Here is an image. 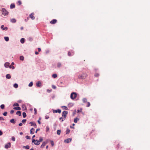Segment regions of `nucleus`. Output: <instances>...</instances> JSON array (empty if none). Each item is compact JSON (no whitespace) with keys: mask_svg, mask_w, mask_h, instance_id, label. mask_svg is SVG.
I'll return each instance as SVG.
<instances>
[{"mask_svg":"<svg viewBox=\"0 0 150 150\" xmlns=\"http://www.w3.org/2000/svg\"><path fill=\"white\" fill-rule=\"evenodd\" d=\"M15 8V5L14 4H11L10 8L12 9Z\"/></svg>","mask_w":150,"mask_h":150,"instance_id":"nucleus-16","label":"nucleus"},{"mask_svg":"<svg viewBox=\"0 0 150 150\" xmlns=\"http://www.w3.org/2000/svg\"><path fill=\"white\" fill-rule=\"evenodd\" d=\"M6 77L7 79H10L11 78V76L10 75V74H7L6 75Z\"/></svg>","mask_w":150,"mask_h":150,"instance_id":"nucleus-19","label":"nucleus"},{"mask_svg":"<svg viewBox=\"0 0 150 150\" xmlns=\"http://www.w3.org/2000/svg\"><path fill=\"white\" fill-rule=\"evenodd\" d=\"M23 116L24 118H25L26 116V114L25 112H23Z\"/></svg>","mask_w":150,"mask_h":150,"instance_id":"nucleus-32","label":"nucleus"},{"mask_svg":"<svg viewBox=\"0 0 150 150\" xmlns=\"http://www.w3.org/2000/svg\"><path fill=\"white\" fill-rule=\"evenodd\" d=\"M61 130H58L57 131V134L58 135H59L60 134Z\"/></svg>","mask_w":150,"mask_h":150,"instance_id":"nucleus-36","label":"nucleus"},{"mask_svg":"<svg viewBox=\"0 0 150 150\" xmlns=\"http://www.w3.org/2000/svg\"><path fill=\"white\" fill-rule=\"evenodd\" d=\"M43 140V139L42 138V137H40L39 140V142H42Z\"/></svg>","mask_w":150,"mask_h":150,"instance_id":"nucleus-41","label":"nucleus"},{"mask_svg":"<svg viewBox=\"0 0 150 150\" xmlns=\"http://www.w3.org/2000/svg\"><path fill=\"white\" fill-rule=\"evenodd\" d=\"M57 22V21L56 19H54L52 20L50 22V23L52 24H54L56 23Z\"/></svg>","mask_w":150,"mask_h":150,"instance_id":"nucleus-8","label":"nucleus"},{"mask_svg":"<svg viewBox=\"0 0 150 150\" xmlns=\"http://www.w3.org/2000/svg\"><path fill=\"white\" fill-rule=\"evenodd\" d=\"M81 111H82V109L81 108L80 109V110H77L78 113H79L80 112H81Z\"/></svg>","mask_w":150,"mask_h":150,"instance_id":"nucleus-50","label":"nucleus"},{"mask_svg":"<svg viewBox=\"0 0 150 150\" xmlns=\"http://www.w3.org/2000/svg\"><path fill=\"white\" fill-rule=\"evenodd\" d=\"M4 106H5V105H4V104H2L1 105V109H3L4 108Z\"/></svg>","mask_w":150,"mask_h":150,"instance_id":"nucleus-42","label":"nucleus"},{"mask_svg":"<svg viewBox=\"0 0 150 150\" xmlns=\"http://www.w3.org/2000/svg\"><path fill=\"white\" fill-rule=\"evenodd\" d=\"M27 139H30V137H29V136H26L25 137Z\"/></svg>","mask_w":150,"mask_h":150,"instance_id":"nucleus-52","label":"nucleus"},{"mask_svg":"<svg viewBox=\"0 0 150 150\" xmlns=\"http://www.w3.org/2000/svg\"><path fill=\"white\" fill-rule=\"evenodd\" d=\"M52 77L54 78H57V75L56 74H53L52 75Z\"/></svg>","mask_w":150,"mask_h":150,"instance_id":"nucleus-29","label":"nucleus"},{"mask_svg":"<svg viewBox=\"0 0 150 150\" xmlns=\"http://www.w3.org/2000/svg\"><path fill=\"white\" fill-rule=\"evenodd\" d=\"M52 88H54V89H55V88H56V86H52Z\"/></svg>","mask_w":150,"mask_h":150,"instance_id":"nucleus-62","label":"nucleus"},{"mask_svg":"<svg viewBox=\"0 0 150 150\" xmlns=\"http://www.w3.org/2000/svg\"><path fill=\"white\" fill-rule=\"evenodd\" d=\"M2 134H3L1 130H0V136L2 135Z\"/></svg>","mask_w":150,"mask_h":150,"instance_id":"nucleus-58","label":"nucleus"},{"mask_svg":"<svg viewBox=\"0 0 150 150\" xmlns=\"http://www.w3.org/2000/svg\"><path fill=\"white\" fill-rule=\"evenodd\" d=\"M83 102L86 103L87 102V99L86 98H84L83 99Z\"/></svg>","mask_w":150,"mask_h":150,"instance_id":"nucleus-30","label":"nucleus"},{"mask_svg":"<svg viewBox=\"0 0 150 150\" xmlns=\"http://www.w3.org/2000/svg\"><path fill=\"white\" fill-rule=\"evenodd\" d=\"M77 96V94L75 92L72 93L70 95V98L71 99L73 100H75Z\"/></svg>","mask_w":150,"mask_h":150,"instance_id":"nucleus-2","label":"nucleus"},{"mask_svg":"<svg viewBox=\"0 0 150 150\" xmlns=\"http://www.w3.org/2000/svg\"><path fill=\"white\" fill-rule=\"evenodd\" d=\"M72 54L71 52H69L68 54V56H72L73 54L74 53L72 52Z\"/></svg>","mask_w":150,"mask_h":150,"instance_id":"nucleus-28","label":"nucleus"},{"mask_svg":"<svg viewBox=\"0 0 150 150\" xmlns=\"http://www.w3.org/2000/svg\"><path fill=\"white\" fill-rule=\"evenodd\" d=\"M11 21L12 23H15L16 22V20L14 18H12L11 19Z\"/></svg>","mask_w":150,"mask_h":150,"instance_id":"nucleus-21","label":"nucleus"},{"mask_svg":"<svg viewBox=\"0 0 150 150\" xmlns=\"http://www.w3.org/2000/svg\"><path fill=\"white\" fill-rule=\"evenodd\" d=\"M62 108H63L65 110H68V108H67V107H66V106H62Z\"/></svg>","mask_w":150,"mask_h":150,"instance_id":"nucleus-33","label":"nucleus"},{"mask_svg":"<svg viewBox=\"0 0 150 150\" xmlns=\"http://www.w3.org/2000/svg\"><path fill=\"white\" fill-rule=\"evenodd\" d=\"M2 14L5 16L7 15L8 14V11L5 9L4 8H2Z\"/></svg>","mask_w":150,"mask_h":150,"instance_id":"nucleus-4","label":"nucleus"},{"mask_svg":"<svg viewBox=\"0 0 150 150\" xmlns=\"http://www.w3.org/2000/svg\"><path fill=\"white\" fill-rule=\"evenodd\" d=\"M70 132V130L68 128L66 130V134H69Z\"/></svg>","mask_w":150,"mask_h":150,"instance_id":"nucleus-37","label":"nucleus"},{"mask_svg":"<svg viewBox=\"0 0 150 150\" xmlns=\"http://www.w3.org/2000/svg\"><path fill=\"white\" fill-rule=\"evenodd\" d=\"M21 4H22V3H21V1H18L17 4H18V5H20Z\"/></svg>","mask_w":150,"mask_h":150,"instance_id":"nucleus-39","label":"nucleus"},{"mask_svg":"<svg viewBox=\"0 0 150 150\" xmlns=\"http://www.w3.org/2000/svg\"><path fill=\"white\" fill-rule=\"evenodd\" d=\"M11 139L12 141H14L15 140V138L14 137H12L11 138Z\"/></svg>","mask_w":150,"mask_h":150,"instance_id":"nucleus-46","label":"nucleus"},{"mask_svg":"<svg viewBox=\"0 0 150 150\" xmlns=\"http://www.w3.org/2000/svg\"><path fill=\"white\" fill-rule=\"evenodd\" d=\"M34 15V13H32L31 14L29 15V16L30 18H31V19L33 20H34L35 19V17L33 16Z\"/></svg>","mask_w":150,"mask_h":150,"instance_id":"nucleus-9","label":"nucleus"},{"mask_svg":"<svg viewBox=\"0 0 150 150\" xmlns=\"http://www.w3.org/2000/svg\"><path fill=\"white\" fill-rule=\"evenodd\" d=\"M9 65V63L8 62H6L4 64V66L6 67H8Z\"/></svg>","mask_w":150,"mask_h":150,"instance_id":"nucleus-15","label":"nucleus"},{"mask_svg":"<svg viewBox=\"0 0 150 150\" xmlns=\"http://www.w3.org/2000/svg\"><path fill=\"white\" fill-rule=\"evenodd\" d=\"M16 114H17V115H18L19 116H20L21 115V111H18L16 113Z\"/></svg>","mask_w":150,"mask_h":150,"instance_id":"nucleus-25","label":"nucleus"},{"mask_svg":"<svg viewBox=\"0 0 150 150\" xmlns=\"http://www.w3.org/2000/svg\"><path fill=\"white\" fill-rule=\"evenodd\" d=\"M20 134L21 135H22L23 134V133L22 132H21L20 133Z\"/></svg>","mask_w":150,"mask_h":150,"instance_id":"nucleus-64","label":"nucleus"},{"mask_svg":"<svg viewBox=\"0 0 150 150\" xmlns=\"http://www.w3.org/2000/svg\"><path fill=\"white\" fill-rule=\"evenodd\" d=\"M7 112H4L3 113V115H4V116H6L7 115Z\"/></svg>","mask_w":150,"mask_h":150,"instance_id":"nucleus-44","label":"nucleus"},{"mask_svg":"<svg viewBox=\"0 0 150 150\" xmlns=\"http://www.w3.org/2000/svg\"><path fill=\"white\" fill-rule=\"evenodd\" d=\"M65 118H64V117H63L62 116L60 118H59V120H61V122H63V121H64Z\"/></svg>","mask_w":150,"mask_h":150,"instance_id":"nucleus-26","label":"nucleus"},{"mask_svg":"<svg viewBox=\"0 0 150 150\" xmlns=\"http://www.w3.org/2000/svg\"><path fill=\"white\" fill-rule=\"evenodd\" d=\"M46 128L47 129H46V131H48L49 130V128L48 127H47Z\"/></svg>","mask_w":150,"mask_h":150,"instance_id":"nucleus-57","label":"nucleus"},{"mask_svg":"<svg viewBox=\"0 0 150 150\" xmlns=\"http://www.w3.org/2000/svg\"><path fill=\"white\" fill-rule=\"evenodd\" d=\"M30 124H31V126H36V125L35 123L34 122H30Z\"/></svg>","mask_w":150,"mask_h":150,"instance_id":"nucleus-22","label":"nucleus"},{"mask_svg":"<svg viewBox=\"0 0 150 150\" xmlns=\"http://www.w3.org/2000/svg\"><path fill=\"white\" fill-rule=\"evenodd\" d=\"M53 112L54 113H57L58 112L60 113L61 112V110L60 109H58L57 110H53Z\"/></svg>","mask_w":150,"mask_h":150,"instance_id":"nucleus-11","label":"nucleus"},{"mask_svg":"<svg viewBox=\"0 0 150 150\" xmlns=\"http://www.w3.org/2000/svg\"><path fill=\"white\" fill-rule=\"evenodd\" d=\"M35 54H39V53L38 52L36 51L35 52Z\"/></svg>","mask_w":150,"mask_h":150,"instance_id":"nucleus-61","label":"nucleus"},{"mask_svg":"<svg viewBox=\"0 0 150 150\" xmlns=\"http://www.w3.org/2000/svg\"><path fill=\"white\" fill-rule=\"evenodd\" d=\"M19 105V104H14L13 105V106H18V107H14L13 108V109L16 110H20L21 109V108L20 107H18Z\"/></svg>","mask_w":150,"mask_h":150,"instance_id":"nucleus-3","label":"nucleus"},{"mask_svg":"<svg viewBox=\"0 0 150 150\" xmlns=\"http://www.w3.org/2000/svg\"><path fill=\"white\" fill-rule=\"evenodd\" d=\"M20 41L21 43H23L25 42V39L24 38H22L21 39Z\"/></svg>","mask_w":150,"mask_h":150,"instance_id":"nucleus-24","label":"nucleus"},{"mask_svg":"<svg viewBox=\"0 0 150 150\" xmlns=\"http://www.w3.org/2000/svg\"><path fill=\"white\" fill-rule=\"evenodd\" d=\"M35 132V129L33 128H32L30 130V133L31 134H34Z\"/></svg>","mask_w":150,"mask_h":150,"instance_id":"nucleus-13","label":"nucleus"},{"mask_svg":"<svg viewBox=\"0 0 150 150\" xmlns=\"http://www.w3.org/2000/svg\"><path fill=\"white\" fill-rule=\"evenodd\" d=\"M36 85L37 86H41V83L40 81H38L36 83Z\"/></svg>","mask_w":150,"mask_h":150,"instance_id":"nucleus-12","label":"nucleus"},{"mask_svg":"<svg viewBox=\"0 0 150 150\" xmlns=\"http://www.w3.org/2000/svg\"><path fill=\"white\" fill-rule=\"evenodd\" d=\"M10 122L12 123L15 124L16 123V122L13 119H12L10 120Z\"/></svg>","mask_w":150,"mask_h":150,"instance_id":"nucleus-23","label":"nucleus"},{"mask_svg":"<svg viewBox=\"0 0 150 150\" xmlns=\"http://www.w3.org/2000/svg\"><path fill=\"white\" fill-rule=\"evenodd\" d=\"M33 83L32 82H30L28 86L30 87H31L33 86Z\"/></svg>","mask_w":150,"mask_h":150,"instance_id":"nucleus-38","label":"nucleus"},{"mask_svg":"<svg viewBox=\"0 0 150 150\" xmlns=\"http://www.w3.org/2000/svg\"><path fill=\"white\" fill-rule=\"evenodd\" d=\"M36 141V140L34 139H32V142L33 143L34 142L35 143V142Z\"/></svg>","mask_w":150,"mask_h":150,"instance_id":"nucleus-53","label":"nucleus"},{"mask_svg":"<svg viewBox=\"0 0 150 150\" xmlns=\"http://www.w3.org/2000/svg\"><path fill=\"white\" fill-rule=\"evenodd\" d=\"M14 112V111L13 110H11V111L10 112V113L11 114H13Z\"/></svg>","mask_w":150,"mask_h":150,"instance_id":"nucleus-51","label":"nucleus"},{"mask_svg":"<svg viewBox=\"0 0 150 150\" xmlns=\"http://www.w3.org/2000/svg\"><path fill=\"white\" fill-rule=\"evenodd\" d=\"M45 119H48L49 118V116H47V115H46L45 116Z\"/></svg>","mask_w":150,"mask_h":150,"instance_id":"nucleus-55","label":"nucleus"},{"mask_svg":"<svg viewBox=\"0 0 150 150\" xmlns=\"http://www.w3.org/2000/svg\"><path fill=\"white\" fill-rule=\"evenodd\" d=\"M40 143L39 142V141L37 140H36V141L35 142L34 144L37 145H39L40 144Z\"/></svg>","mask_w":150,"mask_h":150,"instance_id":"nucleus-14","label":"nucleus"},{"mask_svg":"<svg viewBox=\"0 0 150 150\" xmlns=\"http://www.w3.org/2000/svg\"><path fill=\"white\" fill-rule=\"evenodd\" d=\"M4 38L6 41H8L9 40V39L8 37H5Z\"/></svg>","mask_w":150,"mask_h":150,"instance_id":"nucleus-27","label":"nucleus"},{"mask_svg":"<svg viewBox=\"0 0 150 150\" xmlns=\"http://www.w3.org/2000/svg\"><path fill=\"white\" fill-rule=\"evenodd\" d=\"M18 85L17 83H15L13 85V87L15 88H17L18 87Z\"/></svg>","mask_w":150,"mask_h":150,"instance_id":"nucleus-34","label":"nucleus"},{"mask_svg":"<svg viewBox=\"0 0 150 150\" xmlns=\"http://www.w3.org/2000/svg\"><path fill=\"white\" fill-rule=\"evenodd\" d=\"M11 144L9 142L7 144H6L5 146V148L6 149H8L11 147Z\"/></svg>","mask_w":150,"mask_h":150,"instance_id":"nucleus-6","label":"nucleus"},{"mask_svg":"<svg viewBox=\"0 0 150 150\" xmlns=\"http://www.w3.org/2000/svg\"><path fill=\"white\" fill-rule=\"evenodd\" d=\"M99 76V74L98 73H96L95 74V76L96 77H98Z\"/></svg>","mask_w":150,"mask_h":150,"instance_id":"nucleus-45","label":"nucleus"},{"mask_svg":"<svg viewBox=\"0 0 150 150\" xmlns=\"http://www.w3.org/2000/svg\"><path fill=\"white\" fill-rule=\"evenodd\" d=\"M4 119L2 117H0V120H4Z\"/></svg>","mask_w":150,"mask_h":150,"instance_id":"nucleus-48","label":"nucleus"},{"mask_svg":"<svg viewBox=\"0 0 150 150\" xmlns=\"http://www.w3.org/2000/svg\"><path fill=\"white\" fill-rule=\"evenodd\" d=\"M50 143L52 145V146H53L54 145V142L52 140H51L50 141Z\"/></svg>","mask_w":150,"mask_h":150,"instance_id":"nucleus-40","label":"nucleus"},{"mask_svg":"<svg viewBox=\"0 0 150 150\" xmlns=\"http://www.w3.org/2000/svg\"><path fill=\"white\" fill-rule=\"evenodd\" d=\"M79 120V119L78 117H76L74 119V121L75 123H76L77 122V121Z\"/></svg>","mask_w":150,"mask_h":150,"instance_id":"nucleus-17","label":"nucleus"},{"mask_svg":"<svg viewBox=\"0 0 150 150\" xmlns=\"http://www.w3.org/2000/svg\"><path fill=\"white\" fill-rule=\"evenodd\" d=\"M47 141H46L44 142L41 145L40 147L41 148H43L44 146L47 143Z\"/></svg>","mask_w":150,"mask_h":150,"instance_id":"nucleus-7","label":"nucleus"},{"mask_svg":"<svg viewBox=\"0 0 150 150\" xmlns=\"http://www.w3.org/2000/svg\"><path fill=\"white\" fill-rule=\"evenodd\" d=\"M23 148H25L26 149H28L30 148V146L28 145H27L26 146H23Z\"/></svg>","mask_w":150,"mask_h":150,"instance_id":"nucleus-20","label":"nucleus"},{"mask_svg":"<svg viewBox=\"0 0 150 150\" xmlns=\"http://www.w3.org/2000/svg\"><path fill=\"white\" fill-rule=\"evenodd\" d=\"M72 140L71 138H70L68 139L65 140L64 142L66 143H68L71 142Z\"/></svg>","mask_w":150,"mask_h":150,"instance_id":"nucleus-10","label":"nucleus"},{"mask_svg":"<svg viewBox=\"0 0 150 150\" xmlns=\"http://www.w3.org/2000/svg\"><path fill=\"white\" fill-rule=\"evenodd\" d=\"M61 64L60 63H58L57 64V66L58 68L60 67L61 66Z\"/></svg>","mask_w":150,"mask_h":150,"instance_id":"nucleus-35","label":"nucleus"},{"mask_svg":"<svg viewBox=\"0 0 150 150\" xmlns=\"http://www.w3.org/2000/svg\"><path fill=\"white\" fill-rule=\"evenodd\" d=\"M88 75L86 72H83L82 74L78 76V78L80 79H84L88 76Z\"/></svg>","mask_w":150,"mask_h":150,"instance_id":"nucleus-1","label":"nucleus"},{"mask_svg":"<svg viewBox=\"0 0 150 150\" xmlns=\"http://www.w3.org/2000/svg\"><path fill=\"white\" fill-rule=\"evenodd\" d=\"M41 120V119L40 118H39V120H38V123L40 124H41V122H40V120Z\"/></svg>","mask_w":150,"mask_h":150,"instance_id":"nucleus-49","label":"nucleus"},{"mask_svg":"<svg viewBox=\"0 0 150 150\" xmlns=\"http://www.w3.org/2000/svg\"><path fill=\"white\" fill-rule=\"evenodd\" d=\"M38 52H40V51H41V49H40V48H38Z\"/></svg>","mask_w":150,"mask_h":150,"instance_id":"nucleus-56","label":"nucleus"},{"mask_svg":"<svg viewBox=\"0 0 150 150\" xmlns=\"http://www.w3.org/2000/svg\"><path fill=\"white\" fill-rule=\"evenodd\" d=\"M26 121V119H23V120H22V122L24 123H25Z\"/></svg>","mask_w":150,"mask_h":150,"instance_id":"nucleus-43","label":"nucleus"},{"mask_svg":"<svg viewBox=\"0 0 150 150\" xmlns=\"http://www.w3.org/2000/svg\"><path fill=\"white\" fill-rule=\"evenodd\" d=\"M90 104H88V105L87 106V107H88L90 106Z\"/></svg>","mask_w":150,"mask_h":150,"instance_id":"nucleus-63","label":"nucleus"},{"mask_svg":"<svg viewBox=\"0 0 150 150\" xmlns=\"http://www.w3.org/2000/svg\"><path fill=\"white\" fill-rule=\"evenodd\" d=\"M4 25H2L1 26V28L3 30H7L8 29V28L7 27H5V28H4Z\"/></svg>","mask_w":150,"mask_h":150,"instance_id":"nucleus-18","label":"nucleus"},{"mask_svg":"<svg viewBox=\"0 0 150 150\" xmlns=\"http://www.w3.org/2000/svg\"><path fill=\"white\" fill-rule=\"evenodd\" d=\"M34 110L35 111L34 114L35 115H36L37 114V110L36 108H35Z\"/></svg>","mask_w":150,"mask_h":150,"instance_id":"nucleus-47","label":"nucleus"},{"mask_svg":"<svg viewBox=\"0 0 150 150\" xmlns=\"http://www.w3.org/2000/svg\"><path fill=\"white\" fill-rule=\"evenodd\" d=\"M19 125L20 126H21L23 124L21 123H20L19 124Z\"/></svg>","mask_w":150,"mask_h":150,"instance_id":"nucleus-60","label":"nucleus"},{"mask_svg":"<svg viewBox=\"0 0 150 150\" xmlns=\"http://www.w3.org/2000/svg\"><path fill=\"white\" fill-rule=\"evenodd\" d=\"M40 130V129H39V128L37 129H36V132H35V133H37V132H38V131Z\"/></svg>","mask_w":150,"mask_h":150,"instance_id":"nucleus-54","label":"nucleus"},{"mask_svg":"<svg viewBox=\"0 0 150 150\" xmlns=\"http://www.w3.org/2000/svg\"><path fill=\"white\" fill-rule=\"evenodd\" d=\"M20 60L23 61L24 59V57L23 56H20Z\"/></svg>","mask_w":150,"mask_h":150,"instance_id":"nucleus-31","label":"nucleus"},{"mask_svg":"<svg viewBox=\"0 0 150 150\" xmlns=\"http://www.w3.org/2000/svg\"><path fill=\"white\" fill-rule=\"evenodd\" d=\"M18 103H21L22 102V100H19L18 101Z\"/></svg>","mask_w":150,"mask_h":150,"instance_id":"nucleus-59","label":"nucleus"},{"mask_svg":"<svg viewBox=\"0 0 150 150\" xmlns=\"http://www.w3.org/2000/svg\"><path fill=\"white\" fill-rule=\"evenodd\" d=\"M68 112L67 111H64L62 113V116L64 117V118H66Z\"/></svg>","mask_w":150,"mask_h":150,"instance_id":"nucleus-5","label":"nucleus"}]
</instances>
